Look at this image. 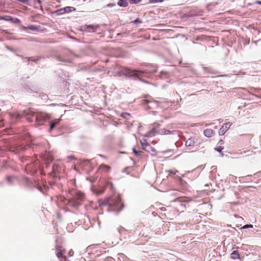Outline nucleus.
I'll list each match as a JSON object with an SVG mask.
<instances>
[{"label": "nucleus", "mask_w": 261, "mask_h": 261, "mask_svg": "<svg viewBox=\"0 0 261 261\" xmlns=\"http://www.w3.org/2000/svg\"><path fill=\"white\" fill-rule=\"evenodd\" d=\"M214 134V131L211 129H206L204 130V135L206 137H211Z\"/></svg>", "instance_id": "1a4fd4ad"}, {"label": "nucleus", "mask_w": 261, "mask_h": 261, "mask_svg": "<svg viewBox=\"0 0 261 261\" xmlns=\"http://www.w3.org/2000/svg\"><path fill=\"white\" fill-rule=\"evenodd\" d=\"M151 66L148 67L147 69L144 70H132L127 68L123 67L121 69V73L119 75H124L126 76H140L142 74L145 73L155 72V69L151 68Z\"/></svg>", "instance_id": "7ed1b4c3"}, {"label": "nucleus", "mask_w": 261, "mask_h": 261, "mask_svg": "<svg viewBox=\"0 0 261 261\" xmlns=\"http://www.w3.org/2000/svg\"><path fill=\"white\" fill-rule=\"evenodd\" d=\"M141 143L144 150L149 151L148 149L150 148L152 150V151H155V149L151 148V147L147 143L146 140L144 139L143 141H141Z\"/></svg>", "instance_id": "0eeeda50"}, {"label": "nucleus", "mask_w": 261, "mask_h": 261, "mask_svg": "<svg viewBox=\"0 0 261 261\" xmlns=\"http://www.w3.org/2000/svg\"><path fill=\"white\" fill-rule=\"evenodd\" d=\"M14 178V176H8L6 177L7 181L8 183L10 185H12L13 184V179Z\"/></svg>", "instance_id": "f3484780"}, {"label": "nucleus", "mask_w": 261, "mask_h": 261, "mask_svg": "<svg viewBox=\"0 0 261 261\" xmlns=\"http://www.w3.org/2000/svg\"><path fill=\"white\" fill-rule=\"evenodd\" d=\"M56 13H57L58 15H62L63 14H65V10L63 8L60 9L56 11Z\"/></svg>", "instance_id": "6ab92c4d"}, {"label": "nucleus", "mask_w": 261, "mask_h": 261, "mask_svg": "<svg viewBox=\"0 0 261 261\" xmlns=\"http://www.w3.org/2000/svg\"><path fill=\"white\" fill-rule=\"evenodd\" d=\"M102 192V191H101V192H99L97 193V194H100V193H101Z\"/></svg>", "instance_id": "4c0bfd02"}, {"label": "nucleus", "mask_w": 261, "mask_h": 261, "mask_svg": "<svg viewBox=\"0 0 261 261\" xmlns=\"http://www.w3.org/2000/svg\"><path fill=\"white\" fill-rule=\"evenodd\" d=\"M127 0H120L118 2V5L120 7H126L127 6Z\"/></svg>", "instance_id": "4468645a"}, {"label": "nucleus", "mask_w": 261, "mask_h": 261, "mask_svg": "<svg viewBox=\"0 0 261 261\" xmlns=\"http://www.w3.org/2000/svg\"><path fill=\"white\" fill-rule=\"evenodd\" d=\"M99 206L108 205L110 211L118 212L122 210L123 204L121 202L119 195L114 196L112 198H107L104 200L100 199L98 201Z\"/></svg>", "instance_id": "f03ea898"}, {"label": "nucleus", "mask_w": 261, "mask_h": 261, "mask_svg": "<svg viewBox=\"0 0 261 261\" xmlns=\"http://www.w3.org/2000/svg\"><path fill=\"white\" fill-rule=\"evenodd\" d=\"M23 29H24V30H26V29H27V28H26V27H24V28H23Z\"/></svg>", "instance_id": "ea45409f"}, {"label": "nucleus", "mask_w": 261, "mask_h": 261, "mask_svg": "<svg viewBox=\"0 0 261 261\" xmlns=\"http://www.w3.org/2000/svg\"><path fill=\"white\" fill-rule=\"evenodd\" d=\"M252 227H253V225L252 224H246V225H244L242 227V229H246V228H252Z\"/></svg>", "instance_id": "5701e85b"}, {"label": "nucleus", "mask_w": 261, "mask_h": 261, "mask_svg": "<svg viewBox=\"0 0 261 261\" xmlns=\"http://www.w3.org/2000/svg\"><path fill=\"white\" fill-rule=\"evenodd\" d=\"M57 250H58V251L56 253V255L58 257L60 258L62 256V250L61 249V247H59L58 246H57Z\"/></svg>", "instance_id": "dca6fc26"}, {"label": "nucleus", "mask_w": 261, "mask_h": 261, "mask_svg": "<svg viewBox=\"0 0 261 261\" xmlns=\"http://www.w3.org/2000/svg\"><path fill=\"white\" fill-rule=\"evenodd\" d=\"M27 28L32 31H36L38 30V28L33 25H31L29 26Z\"/></svg>", "instance_id": "412c9836"}, {"label": "nucleus", "mask_w": 261, "mask_h": 261, "mask_svg": "<svg viewBox=\"0 0 261 261\" xmlns=\"http://www.w3.org/2000/svg\"><path fill=\"white\" fill-rule=\"evenodd\" d=\"M74 197L68 200V204L73 207L77 208L81 204L79 200H83L84 198V194L80 192H75L74 194H72Z\"/></svg>", "instance_id": "20e7f679"}, {"label": "nucleus", "mask_w": 261, "mask_h": 261, "mask_svg": "<svg viewBox=\"0 0 261 261\" xmlns=\"http://www.w3.org/2000/svg\"><path fill=\"white\" fill-rule=\"evenodd\" d=\"M73 158H74V156H72V155L68 156V159H72Z\"/></svg>", "instance_id": "72a5a7b5"}, {"label": "nucleus", "mask_w": 261, "mask_h": 261, "mask_svg": "<svg viewBox=\"0 0 261 261\" xmlns=\"http://www.w3.org/2000/svg\"><path fill=\"white\" fill-rule=\"evenodd\" d=\"M223 149V147H222L220 146V147H217L215 149H216L217 151H218V152H220L221 151V150H222Z\"/></svg>", "instance_id": "c85d7f7f"}, {"label": "nucleus", "mask_w": 261, "mask_h": 261, "mask_svg": "<svg viewBox=\"0 0 261 261\" xmlns=\"http://www.w3.org/2000/svg\"><path fill=\"white\" fill-rule=\"evenodd\" d=\"M231 123L230 122H227L224 124L222 127H221L219 130V135H224L225 132L231 126Z\"/></svg>", "instance_id": "423d86ee"}, {"label": "nucleus", "mask_w": 261, "mask_h": 261, "mask_svg": "<svg viewBox=\"0 0 261 261\" xmlns=\"http://www.w3.org/2000/svg\"><path fill=\"white\" fill-rule=\"evenodd\" d=\"M133 152L135 153V155L138 156L140 155L141 151H137L135 148L133 149Z\"/></svg>", "instance_id": "393cba45"}, {"label": "nucleus", "mask_w": 261, "mask_h": 261, "mask_svg": "<svg viewBox=\"0 0 261 261\" xmlns=\"http://www.w3.org/2000/svg\"><path fill=\"white\" fill-rule=\"evenodd\" d=\"M17 1L21 3H26L29 1V0H17Z\"/></svg>", "instance_id": "7c9ffc66"}, {"label": "nucleus", "mask_w": 261, "mask_h": 261, "mask_svg": "<svg viewBox=\"0 0 261 261\" xmlns=\"http://www.w3.org/2000/svg\"><path fill=\"white\" fill-rule=\"evenodd\" d=\"M142 104L143 105H148L150 104V106H148V108L150 109L151 106H153L154 105L158 106V102L156 101H150L147 99H144L142 100Z\"/></svg>", "instance_id": "6e6552de"}, {"label": "nucleus", "mask_w": 261, "mask_h": 261, "mask_svg": "<svg viewBox=\"0 0 261 261\" xmlns=\"http://www.w3.org/2000/svg\"><path fill=\"white\" fill-rule=\"evenodd\" d=\"M73 253H73V251L72 250H71L69 252V255L70 256H73Z\"/></svg>", "instance_id": "2f4dec72"}, {"label": "nucleus", "mask_w": 261, "mask_h": 261, "mask_svg": "<svg viewBox=\"0 0 261 261\" xmlns=\"http://www.w3.org/2000/svg\"><path fill=\"white\" fill-rule=\"evenodd\" d=\"M129 2L131 4H137L141 2V0H129Z\"/></svg>", "instance_id": "a878e982"}, {"label": "nucleus", "mask_w": 261, "mask_h": 261, "mask_svg": "<svg viewBox=\"0 0 261 261\" xmlns=\"http://www.w3.org/2000/svg\"><path fill=\"white\" fill-rule=\"evenodd\" d=\"M64 10H65V13L70 12L71 11L75 10V8L72 7H66L64 8Z\"/></svg>", "instance_id": "a211bd4d"}, {"label": "nucleus", "mask_w": 261, "mask_h": 261, "mask_svg": "<svg viewBox=\"0 0 261 261\" xmlns=\"http://www.w3.org/2000/svg\"><path fill=\"white\" fill-rule=\"evenodd\" d=\"M158 125L155 124L150 131L146 134L145 136L146 137H152L155 136L156 134H159L158 130L159 129L158 128Z\"/></svg>", "instance_id": "39448f33"}, {"label": "nucleus", "mask_w": 261, "mask_h": 261, "mask_svg": "<svg viewBox=\"0 0 261 261\" xmlns=\"http://www.w3.org/2000/svg\"><path fill=\"white\" fill-rule=\"evenodd\" d=\"M60 121V119H55L52 121L50 122V130H52L54 128L55 126L59 123Z\"/></svg>", "instance_id": "9b49d317"}, {"label": "nucleus", "mask_w": 261, "mask_h": 261, "mask_svg": "<svg viewBox=\"0 0 261 261\" xmlns=\"http://www.w3.org/2000/svg\"><path fill=\"white\" fill-rule=\"evenodd\" d=\"M100 168L102 169H104V170H105L107 171H108L110 170V167H109V166H108L107 165H102L100 166Z\"/></svg>", "instance_id": "aec40b11"}, {"label": "nucleus", "mask_w": 261, "mask_h": 261, "mask_svg": "<svg viewBox=\"0 0 261 261\" xmlns=\"http://www.w3.org/2000/svg\"><path fill=\"white\" fill-rule=\"evenodd\" d=\"M176 172H177V171H173V170L170 171H169V175H175L176 173Z\"/></svg>", "instance_id": "cd10ccee"}, {"label": "nucleus", "mask_w": 261, "mask_h": 261, "mask_svg": "<svg viewBox=\"0 0 261 261\" xmlns=\"http://www.w3.org/2000/svg\"><path fill=\"white\" fill-rule=\"evenodd\" d=\"M133 22L134 24H137L138 23H142V21L139 18H137L136 20H135L134 21H133Z\"/></svg>", "instance_id": "bb28decb"}, {"label": "nucleus", "mask_w": 261, "mask_h": 261, "mask_svg": "<svg viewBox=\"0 0 261 261\" xmlns=\"http://www.w3.org/2000/svg\"><path fill=\"white\" fill-rule=\"evenodd\" d=\"M84 162H85V163H88V162H89V160H85V161H84Z\"/></svg>", "instance_id": "c9c22d12"}, {"label": "nucleus", "mask_w": 261, "mask_h": 261, "mask_svg": "<svg viewBox=\"0 0 261 261\" xmlns=\"http://www.w3.org/2000/svg\"><path fill=\"white\" fill-rule=\"evenodd\" d=\"M168 75V73L164 71L161 72V76L162 78L167 77Z\"/></svg>", "instance_id": "4be33fe9"}, {"label": "nucleus", "mask_w": 261, "mask_h": 261, "mask_svg": "<svg viewBox=\"0 0 261 261\" xmlns=\"http://www.w3.org/2000/svg\"><path fill=\"white\" fill-rule=\"evenodd\" d=\"M255 3L261 5V1H257Z\"/></svg>", "instance_id": "f704fd0d"}, {"label": "nucleus", "mask_w": 261, "mask_h": 261, "mask_svg": "<svg viewBox=\"0 0 261 261\" xmlns=\"http://www.w3.org/2000/svg\"><path fill=\"white\" fill-rule=\"evenodd\" d=\"M219 143L220 144L222 145V144H223L224 143V142H223V141L222 140H220L219 141Z\"/></svg>", "instance_id": "473e14b6"}, {"label": "nucleus", "mask_w": 261, "mask_h": 261, "mask_svg": "<svg viewBox=\"0 0 261 261\" xmlns=\"http://www.w3.org/2000/svg\"><path fill=\"white\" fill-rule=\"evenodd\" d=\"M164 0H149L150 3L155 4L159 2H162Z\"/></svg>", "instance_id": "b1692460"}, {"label": "nucleus", "mask_w": 261, "mask_h": 261, "mask_svg": "<svg viewBox=\"0 0 261 261\" xmlns=\"http://www.w3.org/2000/svg\"><path fill=\"white\" fill-rule=\"evenodd\" d=\"M122 117L124 118H127V116H129V114L128 113H124L122 115Z\"/></svg>", "instance_id": "c756f323"}, {"label": "nucleus", "mask_w": 261, "mask_h": 261, "mask_svg": "<svg viewBox=\"0 0 261 261\" xmlns=\"http://www.w3.org/2000/svg\"><path fill=\"white\" fill-rule=\"evenodd\" d=\"M239 256H240V255H239V253L238 252V251H233L231 253V257L232 258V259H237V258H239Z\"/></svg>", "instance_id": "ddd939ff"}, {"label": "nucleus", "mask_w": 261, "mask_h": 261, "mask_svg": "<svg viewBox=\"0 0 261 261\" xmlns=\"http://www.w3.org/2000/svg\"><path fill=\"white\" fill-rule=\"evenodd\" d=\"M195 144L194 139L189 138L186 142V146L187 147L193 146Z\"/></svg>", "instance_id": "f8f14e48"}, {"label": "nucleus", "mask_w": 261, "mask_h": 261, "mask_svg": "<svg viewBox=\"0 0 261 261\" xmlns=\"http://www.w3.org/2000/svg\"><path fill=\"white\" fill-rule=\"evenodd\" d=\"M37 2H38V4H40L41 3V1L40 0H38Z\"/></svg>", "instance_id": "e433bc0d"}, {"label": "nucleus", "mask_w": 261, "mask_h": 261, "mask_svg": "<svg viewBox=\"0 0 261 261\" xmlns=\"http://www.w3.org/2000/svg\"><path fill=\"white\" fill-rule=\"evenodd\" d=\"M158 133L159 134L161 135H167L170 134L171 132L166 129L164 128L162 129H159V130H158Z\"/></svg>", "instance_id": "2eb2a0df"}, {"label": "nucleus", "mask_w": 261, "mask_h": 261, "mask_svg": "<svg viewBox=\"0 0 261 261\" xmlns=\"http://www.w3.org/2000/svg\"><path fill=\"white\" fill-rule=\"evenodd\" d=\"M114 5V4H110V5H109V6H113Z\"/></svg>", "instance_id": "58836bf2"}, {"label": "nucleus", "mask_w": 261, "mask_h": 261, "mask_svg": "<svg viewBox=\"0 0 261 261\" xmlns=\"http://www.w3.org/2000/svg\"><path fill=\"white\" fill-rule=\"evenodd\" d=\"M98 27V25H87L85 27V28L89 32H94Z\"/></svg>", "instance_id": "9d476101"}, {"label": "nucleus", "mask_w": 261, "mask_h": 261, "mask_svg": "<svg viewBox=\"0 0 261 261\" xmlns=\"http://www.w3.org/2000/svg\"><path fill=\"white\" fill-rule=\"evenodd\" d=\"M33 116H35L36 120L38 122L45 121L50 118V115L49 114L43 112L35 113L31 110H24L22 112H17L14 114V117L16 119H19L23 117H25L27 120L30 121H32L31 118Z\"/></svg>", "instance_id": "f257e3e1"}]
</instances>
